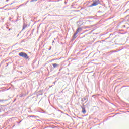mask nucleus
<instances>
[{
	"mask_svg": "<svg viewBox=\"0 0 129 129\" xmlns=\"http://www.w3.org/2000/svg\"><path fill=\"white\" fill-rule=\"evenodd\" d=\"M54 84H55V82H54Z\"/></svg>",
	"mask_w": 129,
	"mask_h": 129,
	"instance_id": "obj_24",
	"label": "nucleus"
},
{
	"mask_svg": "<svg viewBox=\"0 0 129 129\" xmlns=\"http://www.w3.org/2000/svg\"><path fill=\"white\" fill-rule=\"evenodd\" d=\"M4 101V100H0V102H3Z\"/></svg>",
	"mask_w": 129,
	"mask_h": 129,
	"instance_id": "obj_15",
	"label": "nucleus"
},
{
	"mask_svg": "<svg viewBox=\"0 0 129 129\" xmlns=\"http://www.w3.org/2000/svg\"><path fill=\"white\" fill-rule=\"evenodd\" d=\"M19 56H20V57L25 58V59L29 58V56H28V54L25 52H20L19 53Z\"/></svg>",
	"mask_w": 129,
	"mask_h": 129,
	"instance_id": "obj_1",
	"label": "nucleus"
},
{
	"mask_svg": "<svg viewBox=\"0 0 129 129\" xmlns=\"http://www.w3.org/2000/svg\"><path fill=\"white\" fill-rule=\"evenodd\" d=\"M52 43H54V41H53V42Z\"/></svg>",
	"mask_w": 129,
	"mask_h": 129,
	"instance_id": "obj_23",
	"label": "nucleus"
},
{
	"mask_svg": "<svg viewBox=\"0 0 129 129\" xmlns=\"http://www.w3.org/2000/svg\"><path fill=\"white\" fill-rule=\"evenodd\" d=\"M99 4V0H95L93 3L89 6V7H94L95 6H97Z\"/></svg>",
	"mask_w": 129,
	"mask_h": 129,
	"instance_id": "obj_2",
	"label": "nucleus"
},
{
	"mask_svg": "<svg viewBox=\"0 0 129 129\" xmlns=\"http://www.w3.org/2000/svg\"><path fill=\"white\" fill-rule=\"evenodd\" d=\"M123 28H125V25L123 26Z\"/></svg>",
	"mask_w": 129,
	"mask_h": 129,
	"instance_id": "obj_16",
	"label": "nucleus"
},
{
	"mask_svg": "<svg viewBox=\"0 0 129 129\" xmlns=\"http://www.w3.org/2000/svg\"><path fill=\"white\" fill-rule=\"evenodd\" d=\"M20 97H23V95H21L20 96Z\"/></svg>",
	"mask_w": 129,
	"mask_h": 129,
	"instance_id": "obj_17",
	"label": "nucleus"
},
{
	"mask_svg": "<svg viewBox=\"0 0 129 129\" xmlns=\"http://www.w3.org/2000/svg\"><path fill=\"white\" fill-rule=\"evenodd\" d=\"M28 117H36L37 116H36L35 115H30V116H28Z\"/></svg>",
	"mask_w": 129,
	"mask_h": 129,
	"instance_id": "obj_8",
	"label": "nucleus"
},
{
	"mask_svg": "<svg viewBox=\"0 0 129 129\" xmlns=\"http://www.w3.org/2000/svg\"><path fill=\"white\" fill-rule=\"evenodd\" d=\"M35 1H37L38 0H31L30 3H33V2H35Z\"/></svg>",
	"mask_w": 129,
	"mask_h": 129,
	"instance_id": "obj_11",
	"label": "nucleus"
},
{
	"mask_svg": "<svg viewBox=\"0 0 129 129\" xmlns=\"http://www.w3.org/2000/svg\"><path fill=\"white\" fill-rule=\"evenodd\" d=\"M11 5H13V3L10 4V6H11Z\"/></svg>",
	"mask_w": 129,
	"mask_h": 129,
	"instance_id": "obj_18",
	"label": "nucleus"
},
{
	"mask_svg": "<svg viewBox=\"0 0 129 129\" xmlns=\"http://www.w3.org/2000/svg\"><path fill=\"white\" fill-rule=\"evenodd\" d=\"M6 2H9V0H6Z\"/></svg>",
	"mask_w": 129,
	"mask_h": 129,
	"instance_id": "obj_21",
	"label": "nucleus"
},
{
	"mask_svg": "<svg viewBox=\"0 0 129 129\" xmlns=\"http://www.w3.org/2000/svg\"><path fill=\"white\" fill-rule=\"evenodd\" d=\"M52 49V47L51 46H50V48L49 49V50L50 51V50Z\"/></svg>",
	"mask_w": 129,
	"mask_h": 129,
	"instance_id": "obj_13",
	"label": "nucleus"
},
{
	"mask_svg": "<svg viewBox=\"0 0 129 129\" xmlns=\"http://www.w3.org/2000/svg\"><path fill=\"white\" fill-rule=\"evenodd\" d=\"M78 33H76V32H75L74 34V35H73V39H76V38H77V36H76V35Z\"/></svg>",
	"mask_w": 129,
	"mask_h": 129,
	"instance_id": "obj_7",
	"label": "nucleus"
},
{
	"mask_svg": "<svg viewBox=\"0 0 129 129\" xmlns=\"http://www.w3.org/2000/svg\"><path fill=\"white\" fill-rule=\"evenodd\" d=\"M52 66H53V68H58L59 67V64L57 63H53Z\"/></svg>",
	"mask_w": 129,
	"mask_h": 129,
	"instance_id": "obj_5",
	"label": "nucleus"
},
{
	"mask_svg": "<svg viewBox=\"0 0 129 129\" xmlns=\"http://www.w3.org/2000/svg\"><path fill=\"white\" fill-rule=\"evenodd\" d=\"M26 27H27V26L24 25V26H23V29H22V30H25V29H26Z\"/></svg>",
	"mask_w": 129,
	"mask_h": 129,
	"instance_id": "obj_9",
	"label": "nucleus"
},
{
	"mask_svg": "<svg viewBox=\"0 0 129 129\" xmlns=\"http://www.w3.org/2000/svg\"><path fill=\"white\" fill-rule=\"evenodd\" d=\"M107 39H109V37H108V38H106V40H107Z\"/></svg>",
	"mask_w": 129,
	"mask_h": 129,
	"instance_id": "obj_19",
	"label": "nucleus"
},
{
	"mask_svg": "<svg viewBox=\"0 0 129 129\" xmlns=\"http://www.w3.org/2000/svg\"><path fill=\"white\" fill-rule=\"evenodd\" d=\"M83 106H84V104H83V106H81V107L82 109V112L84 114H85V113H86V110H85V108Z\"/></svg>",
	"mask_w": 129,
	"mask_h": 129,
	"instance_id": "obj_3",
	"label": "nucleus"
},
{
	"mask_svg": "<svg viewBox=\"0 0 129 129\" xmlns=\"http://www.w3.org/2000/svg\"><path fill=\"white\" fill-rule=\"evenodd\" d=\"M83 99H84V100H86V101L85 102V103H86V102H87V101H88V95H86Z\"/></svg>",
	"mask_w": 129,
	"mask_h": 129,
	"instance_id": "obj_4",
	"label": "nucleus"
},
{
	"mask_svg": "<svg viewBox=\"0 0 129 129\" xmlns=\"http://www.w3.org/2000/svg\"><path fill=\"white\" fill-rule=\"evenodd\" d=\"M81 30H82L81 27L78 28L76 31V33L78 34V33H79V31H81Z\"/></svg>",
	"mask_w": 129,
	"mask_h": 129,
	"instance_id": "obj_6",
	"label": "nucleus"
},
{
	"mask_svg": "<svg viewBox=\"0 0 129 129\" xmlns=\"http://www.w3.org/2000/svg\"><path fill=\"white\" fill-rule=\"evenodd\" d=\"M21 122H22V121H20L19 122V123H21Z\"/></svg>",
	"mask_w": 129,
	"mask_h": 129,
	"instance_id": "obj_20",
	"label": "nucleus"
},
{
	"mask_svg": "<svg viewBox=\"0 0 129 129\" xmlns=\"http://www.w3.org/2000/svg\"><path fill=\"white\" fill-rule=\"evenodd\" d=\"M85 37V35H84L83 37H82V38H83V37Z\"/></svg>",
	"mask_w": 129,
	"mask_h": 129,
	"instance_id": "obj_22",
	"label": "nucleus"
},
{
	"mask_svg": "<svg viewBox=\"0 0 129 129\" xmlns=\"http://www.w3.org/2000/svg\"><path fill=\"white\" fill-rule=\"evenodd\" d=\"M81 101H82V102H84V99L83 98L82 99Z\"/></svg>",
	"mask_w": 129,
	"mask_h": 129,
	"instance_id": "obj_14",
	"label": "nucleus"
},
{
	"mask_svg": "<svg viewBox=\"0 0 129 129\" xmlns=\"http://www.w3.org/2000/svg\"><path fill=\"white\" fill-rule=\"evenodd\" d=\"M4 8H5L4 7H0V10H3Z\"/></svg>",
	"mask_w": 129,
	"mask_h": 129,
	"instance_id": "obj_12",
	"label": "nucleus"
},
{
	"mask_svg": "<svg viewBox=\"0 0 129 129\" xmlns=\"http://www.w3.org/2000/svg\"><path fill=\"white\" fill-rule=\"evenodd\" d=\"M116 52H117V51H116V50H112V53H116Z\"/></svg>",
	"mask_w": 129,
	"mask_h": 129,
	"instance_id": "obj_10",
	"label": "nucleus"
}]
</instances>
